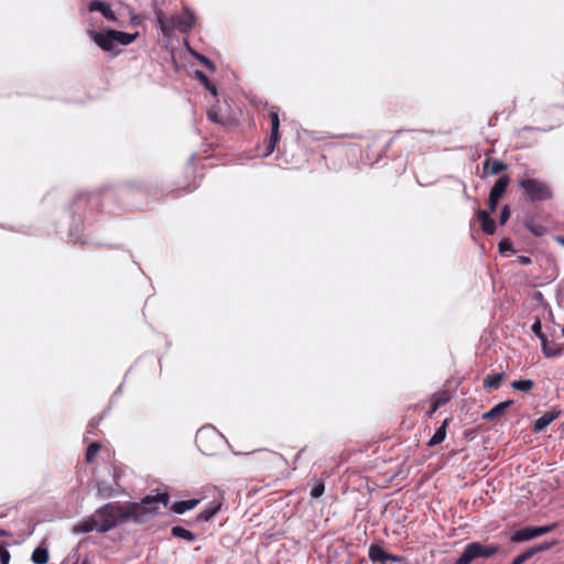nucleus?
<instances>
[{"instance_id": "1", "label": "nucleus", "mask_w": 564, "mask_h": 564, "mask_svg": "<svg viewBox=\"0 0 564 564\" xmlns=\"http://www.w3.org/2000/svg\"><path fill=\"white\" fill-rule=\"evenodd\" d=\"M162 502L165 507L170 502V496L166 492L156 496H145L141 503L130 502L122 506L118 502H108L95 511L98 519V532L105 533L113 529L118 523L126 522L130 519L141 521V517L145 513H155L158 508L153 505Z\"/></svg>"}, {"instance_id": "2", "label": "nucleus", "mask_w": 564, "mask_h": 564, "mask_svg": "<svg viewBox=\"0 0 564 564\" xmlns=\"http://www.w3.org/2000/svg\"><path fill=\"white\" fill-rule=\"evenodd\" d=\"M155 19L164 35H170L175 30L182 33H187L195 23V17L187 10H185L182 14L166 18L161 9H156Z\"/></svg>"}, {"instance_id": "3", "label": "nucleus", "mask_w": 564, "mask_h": 564, "mask_svg": "<svg viewBox=\"0 0 564 564\" xmlns=\"http://www.w3.org/2000/svg\"><path fill=\"white\" fill-rule=\"evenodd\" d=\"M498 544H484L480 542H470L463 550L460 556L454 564H471L478 558H490L500 552Z\"/></svg>"}, {"instance_id": "4", "label": "nucleus", "mask_w": 564, "mask_h": 564, "mask_svg": "<svg viewBox=\"0 0 564 564\" xmlns=\"http://www.w3.org/2000/svg\"><path fill=\"white\" fill-rule=\"evenodd\" d=\"M520 187L524 191L527 198L532 202L550 200L553 193L547 183L539 178H523L519 181Z\"/></svg>"}, {"instance_id": "5", "label": "nucleus", "mask_w": 564, "mask_h": 564, "mask_svg": "<svg viewBox=\"0 0 564 564\" xmlns=\"http://www.w3.org/2000/svg\"><path fill=\"white\" fill-rule=\"evenodd\" d=\"M279 107L272 106L269 109V120H270V135L263 142V156H269L272 154L276 148V144L280 141V116H279Z\"/></svg>"}, {"instance_id": "6", "label": "nucleus", "mask_w": 564, "mask_h": 564, "mask_svg": "<svg viewBox=\"0 0 564 564\" xmlns=\"http://www.w3.org/2000/svg\"><path fill=\"white\" fill-rule=\"evenodd\" d=\"M368 556L373 563H398L401 561L400 556L386 552L379 544L376 543H372L369 546Z\"/></svg>"}, {"instance_id": "7", "label": "nucleus", "mask_w": 564, "mask_h": 564, "mask_svg": "<svg viewBox=\"0 0 564 564\" xmlns=\"http://www.w3.org/2000/svg\"><path fill=\"white\" fill-rule=\"evenodd\" d=\"M89 35L101 50L109 52L113 48L115 42L111 36V30H108L106 33L90 31Z\"/></svg>"}, {"instance_id": "8", "label": "nucleus", "mask_w": 564, "mask_h": 564, "mask_svg": "<svg viewBox=\"0 0 564 564\" xmlns=\"http://www.w3.org/2000/svg\"><path fill=\"white\" fill-rule=\"evenodd\" d=\"M560 415V411L551 410L545 412L541 417L536 419L533 425V432H542Z\"/></svg>"}, {"instance_id": "9", "label": "nucleus", "mask_w": 564, "mask_h": 564, "mask_svg": "<svg viewBox=\"0 0 564 564\" xmlns=\"http://www.w3.org/2000/svg\"><path fill=\"white\" fill-rule=\"evenodd\" d=\"M513 403H514L513 400H507V401L500 402V403L496 404L492 409H490L488 412L484 413L482 419L487 420V421L499 419L500 416H502L505 414L506 410L509 406H511Z\"/></svg>"}, {"instance_id": "10", "label": "nucleus", "mask_w": 564, "mask_h": 564, "mask_svg": "<svg viewBox=\"0 0 564 564\" xmlns=\"http://www.w3.org/2000/svg\"><path fill=\"white\" fill-rule=\"evenodd\" d=\"M89 11L100 12L108 21L115 22L117 20L115 12L111 10L107 2L93 1L89 6Z\"/></svg>"}, {"instance_id": "11", "label": "nucleus", "mask_w": 564, "mask_h": 564, "mask_svg": "<svg viewBox=\"0 0 564 564\" xmlns=\"http://www.w3.org/2000/svg\"><path fill=\"white\" fill-rule=\"evenodd\" d=\"M477 218L480 223L482 231L487 235H492L496 231V223L486 210L479 209Z\"/></svg>"}, {"instance_id": "12", "label": "nucleus", "mask_w": 564, "mask_h": 564, "mask_svg": "<svg viewBox=\"0 0 564 564\" xmlns=\"http://www.w3.org/2000/svg\"><path fill=\"white\" fill-rule=\"evenodd\" d=\"M509 183L510 177L508 175L500 176L491 187L489 195L501 198L505 195Z\"/></svg>"}, {"instance_id": "13", "label": "nucleus", "mask_w": 564, "mask_h": 564, "mask_svg": "<svg viewBox=\"0 0 564 564\" xmlns=\"http://www.w3.org/2000/svg\"><path fill=\"white\" fill-rule=\"evenodd\" d=\"M507 167V164L500 160L486 159L484 161V172L491 175L499 174L500 172L506 171Z\"/></svg>"}, {"instance_id": "14", "label": "nucleus", "mask_w": 564, "mask_h": 564, "mask_svg": "<svg viewBox=\"0 0 564 564\" xmlns=\"http://www.w3.org/2000/svg\"><path fill=\"white\" fill-rule=\"evenodd\" d=\"M99 200V197L97 195H86L80 194L75 197L72 204L73 213H77L83 206L87 205L88 203H95L97 204Z\"/></svg>"}, {"instance_id": "15", "label": "nucleus", "mask_w": 564, "mask_h": 564, "mask_svg": "<svg viewBox=\"0 0 564 564\" xmlns=\"http://www.w3.org/2000/svg\"><path fill=\"white\" fill-rule=\"evenodd\" d=\"M448 421L449 419L443 421L442 425L435 431L434 435L430 438L427 446H436L445 440Z\"/></svg>"}, {"instance_id": "16", "label": "nucleus", "mask_w": 564, "mask_h": 564, "mask_svg": "<svg viewBox=\"0 0 564 564\" xmlns=\"http://www.w3.org/2000/svg\"><path fill=\"white\" fill-rule=\"evenodd\" d=\"M198 502H199V500H197V499L176 501L171 507V510L174 513L182 514L187 510L194 509L198 505Z\"/></svg>"}, {"instance_id": "17", "label": "nucleus", "mask_w": 564, "mask_h": 564, "mask_svg": "<svg viewBox=\"0 0 564 564\" xmlns=\"http://www.w3.org/2000/svg\"><path fill=\"white\" fill-rule=\"evenodd\" d=\"M98 525H99L98 519H97L96 514L94 513L90 518L79 522L76 525V531L82 532V533H87L93 530L98 531Z\"/></svg>"}, {"instance_id": "18", "label": "nucleus", "mask_w": 564, "mask_h": 564, "mask_svg": "<svg viewBox=\"0 0 564 564\" xmlns=\"http://www.w3.org/2000/svg\"><path fill=\"white\" fill-rule=\"evenodd\" d=\"M503 379H505L503 372L490 373L484 379L482 386L485 389H495L496 390L501 386Z\"/></svg>"}, {"instance_id": "19", "label": "nucleus", "mask_w": 564, "mask_h": 564, "mask_svg": "<svg viewBox=\"0 0 564 564\" xmlns=\"http://www.w3.org/2000/svg\"><path fill=\"white\" fill-rule=\"evenodd\" d=\"M138 34H131L122 31H116L111 30V36L113 39V42H118L122 45H129L131 44Z\"/></svg>"}, {"instance_id": "20", "label": "nucleus", "mask_w": 564, "mask_h": 564, "mask_svg": "<svg viewBox=\"0 0 564 564\" xmlns=\"http://www.w3.org/2000/svg\"><path fill=\"white\" fill-rule=\"evenodd\" d=\"M534 538H535V534H534L533 528L527 527V528L516 531L511 536V541L512 542H522V541H528V540H531Z\"/></svg>"}, {"instance_id": "21", "label": "nucleus", "mask_w": 564, "mask_h": 564, "mask_svg": "<svg viewBox=\"0 0 564 564\" xmlns=\"http://www.w3.org/2000/svg\"><path fill=\"white\" fill-rule=\"evenodd\" d=\"M542 344V350L543 354L546 357H556L562 352V348L554 341H549L547 338H545Z\"/></svg>"}, {"instance_id": "22", "label": "nucleus", "mask_w": 564, "mask_h": 564, "mask_svg": "<svg viewBox=\"0 0 564 564\" xmlns=\"http://www.w3.org/2000/svg\"><path fill=\"white\" fill-rule=\"evenodd\" d=\"M220 509V503L213 502L210 506L202 510L198 516V521H209Z\"/></svg>"}, {"instance_id": "23", "label": "nucleus", "mask_w": 564, "mask_h": 564, "mask_svg": "<svg viewBox=\"0 0 564 564\" xmlns=\"http://www.w3.org/2000/svg\"><path fill=\"white\" fill-rule=\"evenodd\" d=\"M96 489H97L98 496L101 498H109V497L113 496V494L116 492L113 487L105 480L97 481Z\"/></svg>"}, {"instance_id": "24", "label": "nucleus", "mask_w": 564, "mask_h": 564, "mask_svg": "<svg viewBox=\"0 0 564 564\" xmlns=\"http://www.w3.org/2000/svg\"><path fill=\"white\" fill-rule=\"evenodd\" d=\"M534 381L530 379L514 380L511 382L512 389L521 392H530L534 388Z\"/></svg>"}, {"instance_id": "25", "label": "nucleus", "mask_w": 564, "mask_h": 564, "mask_svg": "<svg viewBox=\"0 0 564 564\" xmlns=\"http://www.w3.org/2000/svg\"><path fill=\"white\" fill-rule=\"evenodd\" d=\"M171 533L175 538L184 539V540H187V541H194L195 540V534L193 532H191L189 530L183 528V527H178V525L173 527L171 529Z\"/></svg>"}, {"instance_id": "26", "label": "nucleus", "mask_w": 564, "mask_h": 564, "mask_svg": "<svg viewBox=\"0 0 564 564\" xmlns=\"http://www.w3.org/2000/svg\"><path fill=\"white\" fill-rule=\"evenodd\" d=\"M48 558V551L45 547H36L32 553V561L35 564H46Z\"/></svg>"}, {"instance_id": "27", "label": "nucleus", "mask_w": 564, "mask_h": 564, "mask_svg": "<svg viewBox=\"0 0 564 564\" xmlns=\"http://www.w3.org/2000/svg\"><path fill=\"white\" fill-rule=\"evenodd\" d=\"M100 448L101 444L99 442H93L89 444L85 454V459L88 464H91L95 460Z\"/></svg>"}, {"instance_id": "28", "label": "nucleus", "mask_w": 564, "mask_h": 564, "mask_svg": "<svg viewBox=\"0 0 564 564\" xmlns=\"http://www.w3.org/2000/svg\"><path fill=\"white\" fill-rule=\"evenodd\" d=\"M195 77L209 90L214 96L217 95L216 86L209 82L208 77L202 70H195Z\"/></svg>"}, {"instance_id": "29", "label": "nucleus", "mask_w": 564, "mask_h": 564, "mask_svg": "<svg viewBox=\"0 0 564 564\" xmlns=\"http://www.w3.org/2000/svg\"><path fill=\"white\" fill-rule=\"evenodd\" d=\"M449 401V394L446 391L437 392L432 395L431 402L434 403V409H440Z\"/></svg>"}, {"instance_id": "30", "label": "nucleus", "mask_w": 564, "mask_h": 564, "mask_svg": "<svg viewBox=\"0 0 564 564\" xmlns=\"http://www.w3.org/2000/svg\"><path fill=\"white\" fill-rule=\"evenodd\" d=\"M325 490V485L323 480H317L313 488L311 489V497L312 498H319Z\"/></svg>"}, {"instance_id": "31", "label": "nucleus", "mask_w": 564, "mask_h": 564, "mask_svg": "<svg viewBox=\"0 0 564 564\" xmlns=\"http://www.w3.org/2000/svg\"><path fill=\"white\" fill-rule=\"evenodd\" d=\"M557 527L556 523H552V524H549V525H543V527H532L533 530H534V534H535V538L540 536V535H543V534H546V533H550L551 531H553L555 528Z\"/></svg>"}, {"instance_id": "32", "label": "nucleus", "mask_w": 564, "mask_h": 564, "mask_svg": "<svg viewBox=\"0 0 564 564\" xmlns=\"http://www.w3.org/2000/svg\"><path fill=\"white\" fill-rule=\"evenodd\" d=\"M533 556V551H524L523 553L516 556L511 564H523L525 561Z\"/></svg>"}, {"instance_id": "33", "label": "nucleus", "mask_w": 564, "mask_h": 564, "mask_svg": "<svg viewBox=\"0 0 564 564\" xmlns=\"http://www.w3.org/2000/svg\"><path fill=\"white\" fill-rule=\"evenodd\" d=\"M531 330L540 338L541 341H543L546 338V336L542 332V324L539 319H536L532 324Z\"/></svg>"}, {"instance_id": "34", "label": "nucleus", "mask_w": 564, "mask_h": 564, "mask_svg": "<svg viewBox=\"0 0 564 564\" xmlns=\"http://www.w3.org/2000/svg\"><path fill=\"white\" fill-rule=\"evenodd\" d=\"M207 117H208V119H209L212 122L223 124V121L220 120V117H219V115H218L217 110H215V109H209V110L207 111Z\"/></svg>"}, {"instance_id": "35", "label": "nucleus", "mask_w": 564, "mask_h": 564, "mask_svg": "<svg viewBox=\"0 0 564 564\" xmlns=\"http://www.w3.org/2000/svg\"><path fill=\"white\" fill-rule=\"evenodd\" d=\"M555 544V542H552V543H542L538 546H534V547H531V549H528V551H533V555L536 554L538 552H542V551H545L547 549H550L551 546H553Z\"/></svg>"}, {"instance_id": "36", "label": "nucleus", "mask_w": 564, "mask_h": 564, "mask_svg": "<svg viewBox=\"0 0 564 564\" xmlns=\"http://www.w3.org/2000/svg\"><path fill=\"white\" fill-rule=\"evenodd\" d=\"M197 59L210 70H215V64L204 55H197Z\"/></svg>"}, {"instance_id": "37", "label": "nucleus", "mask_w": 564, "mask_h": 564, "mask_svg": "<svg viewBox=\"0 0 564 564\" xmlns=\"http://www.w3.org/2000/svg\"><path fill=\"white\" fill-rule=\"evenodd\" d=\"M510 218V209H509V206H503V208L501 209V214H500V224L503 225L508 221V219Z\"/></svg>"}, {"instance_id": "38", "label": "nucleus", "mask_w": 564, "mask_h": 564, "mask_svg": "<svg viewBox=\"0 0 564 564\" xmlns=\"http://www.w3.org/2000/svg\"><path fill=\"white\" fill-rule=\"evenodd\" d=\"M0 561L2 564H8L10 561V553L3 546H0Z\"/></svg>"}, {"instance_id": "39", "label": "nucleus", "mask_w": 564, "mask_h": 564, "mask_svg": "<svg viewBox=\"0 0 564 564\" xmlns=\"http://www.w3.org/2000/svg\"><path fill=\"white\" fill-rule=\"evenodd\" d=\"M512 248V242L510 239H502L500 242H499V250L500 252H505L507 250H511Z\"/></svg>"}, {"instance_id": "40", "label": "nucleus", "mask_w": 564, "mask_h": 564, "mask_svg": "<svg viewBox=\"0 0 564 564\" xmlns=\"http://www.w3.org/2000/svg\"><path fill=\"white\" fill-rule=\"evenodd\" d=\"M100 417L99 419H93L89 423H88V426H87V432L88 433H94V431L97 429L99 422H100Z\"/></svg>"}, {"instance_id": "41", "label": "nucleus", "mask_w": 564, "mask_h": 564, "mask_svg": "<svg viewBox=\"0 0 564 564\" xmlns=\"http://www.w3.org/2000/svg\"><path fill=\"white\" fill-rule=\"evenodd\" d=\"M499 199L498 197H492L489 195V200H488V205H489V209L490 212H495L497 206H498V203H499Z\"/></svg>"}, {"instance_id": "42", "label": "nucleus", "mask_w": 564, "mask_h": 564, "mask_svg": "<svg viewBox=\"0 0 564 564\" xmlns=\"http://www.w3.org/2000/svg\"><path fill=\"white\" fill-rule=\"evenodd\" d=\"M518 259L519 262L524 265L530 264L532 262L531 258L528 256H520Z\"/></svg>"}, {"instance_id": "43", "label": "nucleus", "mask_w": 564, "mask_h": 564, "mask_svg": "<svg viewBox=\"0 0 564 564\" xmlns=\"http://www.w3.org/2000/svg\"><path fill=\"white\" fill-rule=\"evenodd\" d=\"M204 436H205V434L203 432H198V434L196 436V443L199 444L203 441ZM198 446H200V445H198ZM199 448H200V451H203L202 447H199Z\"/></svg>"}, {"instance_id": "44", "label": "nucleus", "mask_w": 564, "mask_h": 564, "mask_svg": "<svg viewBox=\"0 0 564 564\" xmlns=\"http://www.w3.org/2000/svg\"><path fill=\"white\" fill-rule=\"evenodd\" d=\"M438 409H434V403L431 402V409L427 411V415L432 417V415L437 411Z\"/></svg>"}, {"instance_id": "45", "label": "nucleus", "mask_w": 564, "mask_h": 564, "mask_svg": "<svg viewBox=\"0 0 564 564\" xmlns=\"http://www.w3.org/2000/svg\"><path fill=\"white\" fill-rule=\"evenodd\" d=\"M105 198L106 199H112L113 198V194L112 193H106L105 194Z\"/></svg>"}, {"instance_id": "46", "label": "nucleus", "mask_w": 564, "mask_h": 564, "mask_svg": "<svg viewBox=\"0 0 564 564\" xmlns=\"http://www.w3.org/2000/svg\"><path fill=\"white\" fill-rule=\"evenodd\" d=\"M74 564H88V562L86 560H84V561H76Z\"/></svg>"}, {"instance_id": "47", "label": "nucleus", "mask_w": 564, "mask_h": 564, "mask_svg": "<svg viewBox=\"0 0 564 564\" xmlns=\"http://www.w3.org/2000/svg\"><path fill=\"white\" fill-rule=\"evenodd\" d=\"M270 455H271L272 457L280 458V456H279L276 453H272V452H271V453H270Z\"/></svg>"}, {"instance_id": "48", "label": "nucleus", "mask_w": 564, "mask_h": 564, "mask_svg": "<svg viewBox=\"0 0 564 564\" xmlns=\"http://www.w3.org/2000/svg\"><path fill=\"white\" fill-rule=\"evenodd\" d=\"M303 449L302 451H299V454L296 456V458H299V456L302 454Z\"/></svg>"}, {"instance_id": "49", "label": "nucleus", "mask_w": 564, "mask_h": 564, "mask_svg": "<svg viewBox=\"0 0 564 564\" xmlns=\"http://www.w3.org/2000/svg\"><path fill=\"white\" fill-rule=\"evenodd\" d=\"M562 242L564 243V239H562Z\"/></svg>"}]
</instances>
